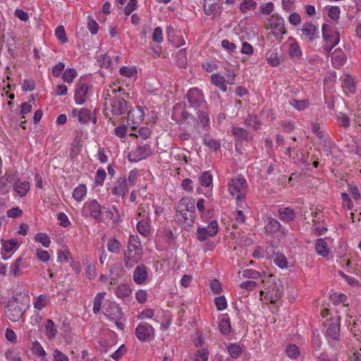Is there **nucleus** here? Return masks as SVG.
I'll use <instances>...</instances> for the list:
<instances>
[{
    "mask_svg": "<svg viewBox=\"0 0 361 361\" xmlns=\"http://www.w3.org/2000/svg\"><path fill=\"white\" fill-rule=\"evenodd\" d=\"M266 60L269 65L276 67L281 63V56L276 49H271L266 54Z\"/></svg>",
    "mask_w": 361,
    "mask_h": 361,
    "instance_id": "c85d7f7f",
    "label": "nucleus"
},
{
    "mask_svg": "<svg viewBox=\"0 0 361 361\" xmlns=\"http://www.w3.org/2000/svg\"><path fill=\"white\" fill-rule=\"evenodd\" d=\"M267 27L271 30V34L276 39H281L282 36L287 32L285 20L277 13H274L269 18Z\"/></svg>",
    "mask_w": 361,
    "mask_h": 361,
    "instance_id": "0eeeda50",
    "label": "nucleus"
},
{
    "mask_svg": "<svg viewBox=\"0 0 361 361\" xmlns=\"http://www.w3.org/2000/svg\"><path fill=\"white\" fill-rule=\"evenodd\" d=\"M144 111L142 106H137L131 109L128 114V123L133 125L140 124L144 118Z\"/></svg>",
    "mask_w": 361,
    "mask_h": 361,
    "instance_id": "412c9836",
    "label": "nucleus"
},
{
    "mask_svg": "<svg viewBox=\"0 0 361 361\" xmlns=\"http://www.w3.org/2000/svg\"><path fill=\"white\" fill-rule=\"evenodd\" d=\"M281 295H259V300L265 304H276Z\"/></svg>",
    "mask_w": 361,
    "mask_h": 361,
    "instance_id": "a18cd8bd",
    "label": "nucleus"
},
{
    "mask_svg": "<svg viewBox=\"0 0 361 361\" xmlns=\"http://www.w3.org/2000/svg\"><path fill=\"white\" fill-rule=\"evenodd\" d=\"M219 229L216 221H212L207 227H199L196 231L197 239L200 241H204L209 237L215 235Z\"/></svg>",
    "mask_w": 361,
    "mask_h": 361,
    "instance_id": "9b49d317",
    "label": "nucleus"
},
{
    "mask_svg": "<svg viewBox=\"0 0 361 361\" xmlns=\"http://www.w3.org/2000/svg\"><path fill=\"white\" fill-rule=\"evenodd\" d=\"M87 193V186L85 184L81 183L73 189L72 197L77 202H81L86 197Z\"/></svg>",
    "mask_w": 361,
    "mask_h": 361,
    "instance_id": "cd10ccee",
    "label": "nucleus"
},
{
    "mask_svg": "<svg viewBox=\"0 0 361 361\" xmlns=\"http://www.w3.org/2000/svg\"><path fill=\"white\" fill-rule=\"evenodd\" d=\"M176 212H186L195 214L194 199L189 197L182 198L178 204Z\"/></svg>",
    "mask_w": 361,
    "mask_h": 361,
    "instance_id": "aec40b11",
    "label": "nucleus"
},
{
    "mask_svg": "<svg viewBox=\"0 0 361 361\" xmlns=\"http://www.w3.org/2000/svg\"><path fill=\"white\" fill-rule=\"evenodd\" d=\"M285 45L288 47V53L291 59H298L302 56V49L299 43L293 37H289Z\"/></svg>",
    "mask_w": 361,
    "mask_h": 361,
    "instance_id": "6ab92c4d",
    "label": "nucleus"
},
{
    "mask_svg": "<svg viewBox=\"0 0 361 361\" xmlns=\"http://www.w3.org/2000/svg\"><path fill=\"white\" fill-rule=\"evenodd\" d=\"M195 216V213L176 212V218L179 224L186 231H189L193 227Z\"/></svg>",
    "mask_w": 361,
    "mask_h": 361,
    "instance_id": "a211bd4d",
    "label": "nucleus"
},
{
    "mask_svg": "<svg viewBox=\"0 0 361 361\" xmlns=\"http://www.w3.org/2000/svg\"><path fill=\"white\" fill-rule=\"evenodd\" d=\"M346 59L345 53L340 49H335L331 54V62L337 68L341 67L345 63Z\"/></svg>",
    "mask_w": 361,
    "mask_h": 361,
    "instance_id": "a878e982",
    "label": "nucleus"
},
{
    "mask_svg": "<svg viewBox=\"0 0 361 361\" xmlns=\"http://www.w3.org/2000/svg\"><path fill=\"white\" fill-rule=\"evenodd\" d=\"M135 335L140 341H147L154 337V330L150 324L141 322L135 329Z\"/></svg>",
    "mask_w": 361,
    "mask_h": 361,
    "instance_id": "dca6fc26",
    "label": "nucleus"
},
{
    "mask_svg": "<svg viewBox=\"0 0 361 361\" xmlns=\"http://www.w3.org/2000/svg\"><path fill=\"white\" fill-rule=\"evenodd\" d=\"M219 0H204V11L206 15L209 16L216 10Z\"/></svg>",
    "mask_w": 361,
    "mask_h": 361,
    "instance_id": "c03bdc74",
    "label": "nucleus"
},
{
    "mask_svg": "<svg viewBox=\"0 0 361 361\" xmlns=\"http://www.w3.org/2000/svg\"><path fill=\"white\" fill-rule=\"evenodd\" d=\"M281 228V224L276 219L269 218L265 225V230L267 233H273Z\"/></svg>",
    "mask_w": 361,
    "mask_h": 361,
    "instance_id": "a19ab883",
    "label": "nucleus"
},
{
    "mask_svg": "<svg viewBox=\"0 0 361 361\" xmlns=\"http://www.w3.org/2000/svg\"><path fill=\"white\" fill-rule=\"evenodd\" d=\"M219 328L223 334H228L230 333L231 323L229 319H221L219 323Z\"/></svg>",
    "mask_w": 361,
    "mask_h": 361,
    "instance_id": "603ef678",
    "label": "nucleus"
},
{
    "mask_svg": "<svg viewBox=\"0 0 361 361\" xmlns=\"http://www.w3.org/2000/svg\"><path fill=\"white\" fill-rule=\"evenodd\" d=\"M14 191L20 197L25 196L30 189V183L27 180L17 179L13 183Z\"/></svg>",
    "mask_w": 361,
    "mask_h": 361,
    "instance_id": "b1692460",
    "label": "nucleus"
},
{
    "mask_svg": "<svg viewBox=\"0 0 361 361\" xmlns=\"http://www.w3.org/2000/svg\"><path fill=\"white\" fill-rule=\"evenodd\" d=\"M274 263L280 269H286L288 268V262L286 257L281 252H276L273 257Z\"/></svg>",
    "mask_w": 361,
    "mask_h": 361,
    "instance_id": "2f4dec72",
    "label": "nucleus"
},
{
    "mask_svg": "<svg viewBox=\"0 0 361 361\" xmlns=\"http://www.w3.org/2000/svg\"><path fill=\"white\" fill-rule=\"evenodd\" d=\"M209 357V351L206 348L198 350L195 353L194 361H207Z\"/></svg>",
    "mask_w": 361,
    "mask_h": 361,
    "instance_id": "4d7b16f0",
    "label": "nucleus"
},
{
    "mask_svg": "<svg viewBox=\"0 0 361 361\" xmlns=\"http://www.w3.org/2000/svg\"><path fill=\"white\" fill-rule=\"evenodd\" d=\"M340 13V8L336 6H331L328 10L329 17L334 20H337L339 18Z\"/></svg>",
    "mask_w": 361,
    "mask_h": 361,
    "instance_id": "680f3d73",
    "label": "nucleus"
},
{
    "mask_svg": "<svg viewBox=\"0 0 361 361\" xmlns=\"http://www.w3.org/2000/svg\"><path fill=\"white\" fill-rule=\"evenodd\" d=\"M34 240L40 243L44 247H49L51 245V239L46 233H37L34 236Z\"/></svg>",
    "mask_w": 361,
    "mask_h": 361,
    "instance_id": "c9c22d12",
    "label": "nucleus"
},
{
    "mask_svg": "<svg viewBox=\"0 0 361 361\" xmlns=\"http://www.w3.org/2000/svg\"><path fill=\"white\" fill-rule=\"evenodd\" d=\"M232 134L235 140L238 142H243L247 140V131L243 128L233 127L232 129Z\"/></svg>",
    "mask_w": 361,
    "mask_h": 361,
    "instance_id": "473e14b6",
    "label": "nucleus"
},
{
    "mask_svg": "<svg viewBox=\"0 0 361 361\" xmlns=\"http://www.w3.org/2000/svg\"><path fill=\"white\" fill-rule=\"evenodd\" d=\"M199 180L202 186L209 187L212 184L213 178L209 171H204L200 175Z\"/></svg>",
    "mask_w": 361,
    "mask_h": 361,
    "instance_id": "49530a36",
    "label": "nucleus"
},
{
    "mask_svg": "<svg viewBox=\"0 0 361 361\" xmlns=\"http://www.w3.org/2000/svg\"><path fill=\"white\" fill-rule=\"evenodd\" d=\"M314 249L318 255L327 257L329 255V249L327 243L324 238H318L314 243Z\"/></svg>",
    "mask_w": 361,
    "mask_h": 361,
    "instance_id": "bb28decb",
    "label": "nucleus"
},
{
    "mask_svg": "<svg viewBox=\"0 0 361 361\" xmlns=\"http://www.w3.org/2000/svg\"><path fill=\"white\" fill-rule=\"evenodd\" d=\"M336 118L340 126L344 128H348L350 126V118L343 113L338 114Z\"/></svg>",
    "mask_w": 361,
    "mask_h": 361,
    "instance_id": "052dcab7",
    "label": "nucleus"
},
{
    "mask_svg": "<svg viewBox=\"0 0 361 361\" xmlns=\"http://www.w3.org/2000/svg\"><path fill=\"white\" fill-rule=\"evenodd\" d=\"M228 352L232 358H238L242 354V350L240 345L232 343L230 344L227 348Z\"/></svg>",
    "mask_w": 361,
    "mask_h": 361,
    "instance_id": "de8ad7c7",
    "label": "nucleus"
},
{
    "mask_svg": "<svg viewBox=\"0 0 361 361\" xmlns=\"http://www.w3.org/2000/svg\"><path fill=\"white\" fill-rule=\"evenodd\" d=\"M17 301L16 296L13 295L8 300L7 310L6 311V317L13 322L18 321L23 314L22 309L19 306H14L13 302Z\"/></svg>",
    "mask_w": 361,
    "mask_h": 361,
    "instance_id": "f3484780",
    "label": "nucleus"
},
{
    "mask_svg": "<svg viewBox=\"0 0 361 361\" xmlns=\"http://www.w3.org/2000/svg\"><path fill=\"white\" fill-rule=\"evenodd\" d=\"M286 353L287 356L291 359H295L300 355L299 348L295 344H289L286 347Z\"/></svg>",
    "mask_w": 361,
    "mask_h": 361,
    "instance_id": "8fccbe9b",
    "label": "nucleus"
},
{
    "mask_svg": "<svg viewBox=\"0 0 361 361\" xmlns=\"http://www.w3.org/2000/svg\"><path fill=\"white\" fill-rule=\"evenodd\" d=\"M1 255L2 259L4 260L8 259L19 247L18 241L17 239H1Z\"/></svg>",
    "mask_w": 361,
    "mask_h": 361,
    "instance_id": "ddd939ff",
    "label": "nucleus"
},
{
    "mask_svg": "<svg viewBox=\"0 0 361 361\" xmlns=\"http://www.w3.org/2000/svg\"><path fill=\"white\" fill-rule=\"evenodd\" d=\"M211 82L221 91L226 92V83L233 85L235 83V75L233 73L228 74L227 80H226L223 75L219 73H213L211 75Z\"/></svg>",
    "mask_w": 361,
    "mask_h": 361,
    "instance_id": "4468645a",
    "label": "nucleus"
},
{
    "mask_svg": "<svg viewBox=\"0 0 361 361\" xmlns=\"http://www.w3.org/2000/svg\"><path fill=\"white\" fill-rule=\"evenodd\" d=\"M49 303V300L46 295H39L34 302V307L40 310L46 307Z\"/></svg>",
    "mask_w": 361,
    "mask_h": 361,
    "instance_id": "09e8293b",
    "label": "nucleus"
},
{
    "mask_svg": "<svg viewBox=\"0 0 361 361\" xmlns=\"http://www.w3.org/2000/svg\"><path fill=\"white\" fill-rule=\"evenodd\" d=\"M128 192L127 185V179L126 178H120L116 183L115 187L112 189L111 192L117 197H124Z\"/></svg>",
    "mask_w": 361,
    "mask_h": 361,
    "instance_id": "5701e85b",
    "label": "nucleus"
},
{
    "mask_svg": "<svg viewBox=\"0 0 361 361\" xmlns=\"http://www.w3.org/2000/svg\"><path fill=\"white\" fill-rule=\"evenodd\" d=\"M215 303L218 310H224L227 307L226 300L223 295L215 298Z\"/></svg>",
    "mask_w": 361,
    "mask_h": 361,
    "instance_id": "338daca9",
    "label": "nucleus"
},
{
    "mask_svg": "<svg viewBox=\"0 0 361 361\" xmlns=\"http://www.w3.org/2000/svg\"><path fill=\"white\" fill-rule=\"evenodd\" d=\"M104 314L110 320L114 322L117 328L123 330L125 325L121 322L123 317L121 307L116 303L106 302L104 305Z\"/></svg>",
    "mask_w": 361,
    "mask_h": 361,
    "instance_id": "6e6552de",
    "label": "nucleus"
},
{
    "mask_svg": "<svg viewBox=\"0 0 361 361\" xmlns=\"http://www.w3.org/2000/svg\"><path fill=\"white\" fill-rule=\"evenodd\" d=\"M326 337L329 341H337L340 339L341 317L335 315L326 319Z\"/></svg>",
    "mask_w": 361,
    "mask_h": 361,
    "instance_id": "1a4fd4ad",
    "label": "nucleus"
},
{
    "mask_svg": "<svg viewBox=\"0 0 361 361\" xmlns=\"http://www.w3.org/2000/svg\"><path fill=\"white\" fill-rule=\"evenodd\" d=\"M136 230L142 236L149 237L152 234L151 225L150 209L148 206H140L138 208Z\"/></svg>",
    "mask_w": 361,
    "mask_h": 361,
    "instance_id": "20e7f679",
    "label": "nucleus"
},
{
    "mask_svg": "<svg viewBox=\"0 0 361 361\" xmlns=\"http://www.w3.org/2000/svg\"><path fill=\"white\" fill-rule=\"evenodd\" d=\"M56 37L62 43L67 42L65 29L62 25L58 26L55 30Z\"/></svg>",
    "mask_w": 361,
    "mask_h": 361,
    "instance_id": "13d9d810",
    "label": "nucleus"
},
{
    "mask_svg": "<svg viewBox=\"0 0 361 361\" xmlns=\"http://www.w3.org/2000/svg\"><path fill=\"white\" fill-rule=\"evenodd\" d=\"M70 252L67 248L61 249L57 252V262L60 263L67 262Z\"/></svg>",
    "mask_w": 361,
    "mask_h": 361,
    "instance_id": "5fc2aeb1",
    "label": "nucleus"
},
{
    "mask_svg": "<svg viewBox=\"0 0 361 361\" xmlns=\"http://www.w3.org/2000/svg\"><path fill=\"white\" fill-rule=\"evenodd\" d=\"M257 7V3L253 0H243L239 6L241 13H247V12L255 10Z\"/></svg>",
    "mask_w": 361,
    "mask_h": 361,
    "instance_id": "e433bc0d",
    "label": "nucleus"
},
{
    "mask_svg": "<svg viewBox=\"0 0 361 361\" xmlns=\"http://www.w3.org/2000/svg\"><path fill=\"white\" fill-rule=\"evenodd\" d=\"M57 219L59 224L64 228H67L71 225V221L68 219V216L64 212H60L58 214Z\"/></svg>",
    "mask_w": 361,
    "mask_h": 361,
    "instance_id": "bf43d9fd",
    "label": "nucleus"
},
{
    "mask_svg": "<svg viewBox=\"0 0 361 361\" xmlns=\"http://www.w3.org/2000/svg\"><path fill=\"white\" fill-rule=\"evenodd\" d=\"M137 0H130L124 8V14L128 16L132 12L137 8Z\"/></svg>",
    "mask_w": 361,
    "mask_h": 361,
    "instance_id": "774afa93",
    "label": "nucleus"
},
{
    "mask_svg": "<svg viewBox=\"0 0 361 361\" xmlns=\"http://www.w3.org/2000/svg\"><path fill=\"white\" fill-rule=\"evenodd\" d=\"M152 153L150 146L145 145L137 147L135 149L129 152L128 160L131 162H137L148 157Z\"/></svg>",
    "mask_w": 361,
    "mask_h": 361,
    "instance_id": "2eb2a0df",
    "label": "nucleus"
},
{
    "mask_svg": "<svg viewBox=\"0 0 361 361\" xmlns=\"http://www.w3.org/2000/svg\"><path fill=\"white\" fill-rule=\"evenodd\" d=\"M106 177V173L102 168H99L97 170L96 175L94 177V187L102 186Z\"/></svg>",
    "mask_w": 361,
    "mask_h": 361,
    "instance_id": "79ce46f5",
    "label": "nucleus"
},
{
    "mask_svg": "<svg viewBox=\"0 0 361 361\" xmlns=\"http://www.w3.org/2000/svg\"><path fill=\"white\" fill-rule=\"evenodd\" d=\"M109 86V87L105 91L104 93V97L105 100L109 99V109L111 112L114 115H122L126 113L127 110V103L124 99L115 95L114 97L111 96L112 94H116L117 89L114 86Z\"/></svg>",
    "mask_w": 361,
    "mask_h": 361,
    "instance_id": "7ed1b4c3",
    "label": "nucleus"
},
{
    "mask_svg": "<svg viewBox=\"0 0 361 361\" xmlns=\"http://www.w3.org/2000/svg\"><path fill=\"white\" fill-rule=\"evenodd\" d=\"M23 267V260L20 257H19L11 264V272L14 276H19L22 274Z\"/></svg>",
    "mask_w": 361,
    "mask_h": 361,
    "instance_id": "37998d69",
    "label": "nucleus"
},
{
    "mask_svg": "<svg viewBox=\"0 0 361 361\" xmlns=\"http://www.w3.org/2000/svg\"><path fill=\"white\" fill-rule=\"evenodd\" d=\"M297 33L302 40L307 42H312L319 37V29L312 22L304 23Z\"/></svg>",
    "mask_w": 361,
    "mask_h": 361,
    "instance_id": "9d476101",
    "label": "nucleus"
},
{
    "mask_svg": "<svg viewBox=\"0 0 361 361\" xmlns=\"http://www.w3.org/2000/svg\"><path fill=\"white\" fill-rule=\"evenodd\" d=\"M343 87L350 93L355 92V82L354 78L350 75H345L343 81Z\"/></svg>",
    "mask_w": 361,
    "mask_h": 361,
    "instance_id": "58836bf2",
    "label": "nucleus"
},
{
    "mask_svg": "<svg viewBox=\"0 0 361 361\" xmlns=\"http://www.w3.org/2000/svg\"><path fill=\"white\" fill-rule=\"evenodd\" d=\"M187 97L190 104L188 108L181 104H176L173 107V116L178 117L180 115L183 119H186L192 114L191 109L194 111L207 109V104L202 90L198 88L190 89Z\"/></svg>",
    "mask_w": 361,
    "mask_h": 361,
    "instance_id": "f257e3e1",
    "label": "nucleus"
},
{
    "mask_svg": "<svg viewBox=\"0 0 361 361\" xmlns=\"http://www.w3.org/2000/svg\"><path fill=\"white\" fill-rule=\"evenodd\" d=\"M45 329L49 338H53L56 336L57 330L54 322L51 319H48L47 321Z\"/></svg>",
    "mask_w": 361,
    "mask_h": 361,
    "instance_id": "3c124183",
    "label": "nucleus"
},
{
    "mask_svg": "<svg viewBox=\"0 0 361 361\" xmlns=\"http://www.w3.org/2000/svg\"><path fill=\"white\" fill-rule=\"evenodd\" d=\"M119 73L124 77L135 79L137 71L135 66H122L119 70Z\"/></svg>",
    "mask_w": 361,
    "mask_h": 361,
    "instance_id": "f704fd0d",
    "label": "nucleus"
},
{
    "mask_svg": "<svg viewBox=\"0 0 361 361\" xmlns=\"http://www.w3.org/2000/svg\"><path fill=\"white\" fill-rule=\"evenodd\" d=\"M148 277L147 269L143 265H138L133 272V279L137 284L144 283Z\"/></svg>",
    "mask_w": 361,
    "mask_h": 361,
    "instance_id": "393cba45",
    "label": "nucleus"
},
{
    "mask_svg": "<svg viewBox=\"0 0 361 361\" xmlns=\"http://www.w3.org/2000/svg\"><path fill=\"white\" fill-rule=\"evenodd\" d=\"M142 248L140 238L136 234L130 235L128 240L127 250L125 252V264L128 267H132L142 258Z\"/></svg>",
    "mask_w": 361,
    "mask_h": 361,
    "instance_id": "f03ea898",
    "label": "nucleus"
},
{
    "mask_svg": "<svg viewBox=\"0 0 361 361\" xmlns=\"http://www.w3.org/2000/svg\"><path fill=\"white\" fill-rule=\"evenodd\" d=\"M228 190L236 199L238 206H240L247 192V181L243 178H233L228 183Z\"/></svg>",
    "mask_w": 361,
    "mask_h": 361,
    "instance_id": "39448f33",
    "label": "nucleus"
},
{
    "mask_svg": "<svg viewBox=\"0 0 361 361\" xmlns=\"http://www.w3.org/2000/svg\"><path fill=\"white\" fill-rule=\"evenodd\" d=\"M82 213L84 215L98 219L102 215V207L96 200H89L83 204Z\"/></svg>",
    "mask_w": 361,
    "mask_h": 361,
    "instance_id": "f8f14e48",
    "label": "nucleus"
},
{
    "mask_svg": "<svg viewBox=\"0 0 361 361\" xmlns=\"http://www.w3.org/2000/svg\"><path fill=\"white\" fill-rule=\"evenodd\" d=\"M279 216L281 221L289 222L295 216V211L290 207H281L279 209Z\"/></svg>",
    "mask_w": 361,
    "mask_h": 361,
    "instance_id": "7c9ffc66",
    "label": "nucleus"
},
{
    "mask_svg": "<svg viewBox=\"0 0 361 361\" xmlns=\"http://www.w3.org/2000/svg\"><path fill=\"white\" fill-rule=\"evenodd\" d=\"M36 257L39 261L43 262H47L51 259L49 252L41 248L36 250Z\"/></svg>",
    "mask_w": 361,
    "mask_h": 361,
    "instance_id": "864d4df0",
    "label": "nucleus"
},
{
    "mask_svg": "<svg viewBox=\"0 0 361 361\" xmlns=\"http://www.w3.org/2000/svg\"><path fill=\"white\" fill-rule=\"evenodd\" d=\"M203 142L205 145L213 150H216L220 147L219 142L216 140L209 137H204Z\"/></svg>",
    "mask_w": 361,
    "mask_h": 361,
    "instance_id": "e2e57ef3",
    "label": "nucleus"
},
{
    "mask_svg": "<svg viewBox=\"0 0 361 361\" xmlns=\"http://www.w3.org/2000/svg\"><path fill=\"white\" fill-rule=\"evenodd\" d=\"M152 40L156 43H161L163 42V32L160 27H157L152 33Z\"/></svg>",
    "mask_w": 361,
    "mask_h": 361,
    "instance_id": "69168bd1",
    "label": "nucleus"
},
{
    "mask_svg": "<svg viewBox=\"0 0 361 361\" xmlns=\"http://www.w3.org/2000/svg\"><path fill=\"white\" fill-rule=\"evenodd\" d=\"M108 250L112 253H118L121 251V244L115 238H111L106 243Z\"/></svg>",
    "mask_w": 361,
    "mask_h": 361,
    "instance_id": "ea45409f",
    "label": "nucleus"
},
{
    "mask_svg": "<svg viewBox=\"0 0 361 361\" xmlns=\"http://www.w3.org/2000/svg\"><path fill=\"white\" fill-rule=\"evenodd\" d=\"M322 30L324 41L323 49L326 54H329L331 49L339 43V32L328 24H324Z\"/></svg>",
    "mask_w": 361,
    "mask_h": 361,
    "instance_id": "423d86ee",
    "label": "nucleus"
},
{
    "mask_svg": "<svg viewBox=\"0 0 361 361\" xmlns=\"http://www.w3.org/2000/svg\"><path fill=\"white\" fill-rule=\"evenodd\" d=\"M78 73L75 69L73 68H66L62 74V80L64 82L72 83L74 79L77 77Z\"/></svg>",
    "mask_w": 361,
    "mask_h": 361,
    "instance_id": "4c0bfd02",
    "label": "nucleus"
},
{
    "mask_svg": "<svg viewBox=\"0 0 361 361\" xmlns=\"http://www.w3.org/2000/svg\"><path fill=\"white\" fill-rule=\"evenodd\" d=\"M131 135L133 134H130ZM137 137H140L142 140H146L151 135V130L147 127H142L139 129L137 134H133Z\"/></svg>",
    "mask_w": 361,
    "mask_h": 361,
    "instance_id": "0e129e2a",
    "label": "nucleus"
},
{
    "mask_svg": "<svg viewBox=\"0 0 361 361\" xmlns=\"http://www.w3.org/2000/svg\"><path fill=\"white\" fill-rule=\"evenodd\" d=\"M87 92V85L83 83L76 85L74 96L75 102L76 104L82 105L85 102Z\"/></svg>",
    "mask_w": 361,
    "mask_h": 361,
    "instance_id": "4be33fe9",
    "label": "nucleus"
},
{
    "mask_svg": "<svg viewBox=\"0 0 361 361\" xmlns=\"http://www.w3.org/2000/svg\"><path fill=\"white\" fill-rule=\"evenodd\" d=\"M73 116L78 118V121L81 123H86L91 120V111L85 109L80 110L74 109L72 111Z\"/></svg>",
    "mask_w": 361,
    "mask_h": 361,
    "instance_id": "c756f323",
    "label": "nucleus"
},
{
    "mask_svg": "<svg viewBox=\"0 0 361 361\" xmlns=\"http://www.w3.org/2000/svg\"><path fill=\"white\" fill-rule=\"evenodd\" d=\"M338 274L352 287H358L360 286V282L355 278L346 275L342 271H339Z\"/></svg>",
    "mask_w": 361,
    "mask_h": 361,
    "instance_id": "6e6d98bb",
    "label": "nucleus"
},
{
    "mask_svg": "<svg viewBox=\"0 0 361 361\" xmlns=\"http://www.w3.org/2000/svg\"><path fill=\"white\" fill-rule=\"evenodd\" d=\"M197 115L198 125L203 128H206L209 126L210 121L209 114L207 112V109L206 110L201 109L197 111Z\"/></svg>",
    "mask_w": 361,
    "mask_h": 361,
    "instance_id": "72a5a7b5",
    "label": "nucleus"
}]
</instances>
